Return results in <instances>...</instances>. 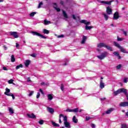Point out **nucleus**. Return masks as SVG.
Masks as SVG:
<instances>
[{"label": "nucleus", "mask_w": 128, "mask_h": 128, "mask_svg": "<svg viewBox=\"0 0 128 128\" xmlns=\"http://www.w3.org/2000/svg\"><path fill=\"white\" fill-rule=\"evenodd\" d=\"M72 16L74 20H76V15L72 14Z\"/></svg>", "instance_id": "obj_52"}, {"label": "nucleus", "mask_w": 128, "mask_h": 128, "mask_svg": "<svg viewBox=\"0 0 128 128\" xmlns=\"http://www.w3.org/2000/svg\"><path fill=\"white\" fill-rule=\"evenodd\" d=\"M106 48L108 50H110V52H114V50L112 49V48L110 46L106 45L105 46Z\"/></svg>", "instance_id": "obj_18"}, {"label": "nucleus", "mask_w": 128, "mask_h": 128, "mask_svg": "<svg viewBox=\"0 0 128 128\" xmlns=\"http://www.w3.org/2000/svg\"><path fill=\"white\" fill-rule=\"evenodd\" d=\"M66 112H72V109L67 108L66 110Z\"/></svg>", "instance_id": "obj_47"}, {"label": "nucleus", "mask_w": 128, "mask_h": 128, "mask_svg": "<svg viewBox=\"0 0 128 128\" xmlns=\"http://www.w3.org/2000/svg\"><path fill=\"white\" fill-rule=\"evenodd\" d=\"M62 118H64V122H68V116H66L64 115V116H62Z\"/></svg>", "instance_id": "obj_37"}, {"label": "nucleus", "mask_w": 128, "mask_h": 128, "mask_svg": "<svg viewBox=\"0 0 128 128\" xmlns=\"http://www.w3.org/2000/svg\"><path fill=\"white\" fill-rule=\"evenodd\" d=\"M114 2V0H112L110 1H104V0H102L100 2L101 4H108L109 6H110V4H112V2Z\"/></svg>", "instance_id": "obj_6"}, {"label": "nucleus", "mask_w": 128, "mask_h": 128, "mask_svg": "<svg viewBox=\"0 0 128 128\" xmlns=\"http://www.w3.org/2000/svg\"><path fill=\"white\" fill-rule=\"evenodd\" d=\"M39 90H40V92H41V94H43V95L44 94V91L42 90V88H40Z\"/></svg>", "instance_id": "obj_53"}, {"label": "nucleus", "mask_w": 128, "mask_h": 128, "mask_svg": "<svg viewBox=\"0 0 128 128\" xmlns=\"http://www.w3.org/2000/svg\"><path fill=\"white\" fill-rule=\"evenodd\" d=\"M78 112V108L72 109V112Z\"/></svg>", "instance_id": "obj_35"}, {"label": "nucleus", "mask_w": 128, "mask_h": 128, "mask_svg": "<svg viewBox=\"0 0 128 128\" xmlns=\"http://www.w3.org/2000/svg\"><path fill=\"white\" fill-rule=\"evenodd\" d=\"M114 46L119 48L120 50V52H123V54H128V52L124 49V48L122 46H120L118 42H114Z\"/></svg>", "instance_id": "obj_1"}, {"label": "nucleus", "mask_w": 128, "mask_h": 128, "mask_svg": "<svg viewBox=\"0 0 128 128\" xmlns=\"http://www.w3.org/2000/svg\"><path fill=\"white\" fill-rule=\"evenodd\" d=\"M8 84H14V80L12 79H10V80H9L8 81Z\"/></svg>", "instance_id": "obj_44"}, {"label": "nucleus", "mask_w": 128, "mask_h": 128, "mask_svg": "<svg viewBox=\"0 0 128 128\" xmlns=\"http://www.w3.org/2000/svg\"><path fill=\"white\" fill-rule=\"evenodd\" d=\"M92 118L90 117V116H86V120L88 121V120H92Z\"/></svg>", "instance_id": "obj_48"}, {"label": "nucleus", "mask_w": 128, "mask_h": 128, "mask_svg": "<svg viewBox=\"0 0 128 128\" xmlns=\"http://www.w3.org/2000/svg\"><path fill=\"white\" fill-rule=\"evenodd\" d=\"M10 36H12L14 38H18L19 37L18 34V32H10Z\"/></svg>", "instance_id": "obj_4"}, {"label": "nucleus", "mask_w": 128, "mask_h": 128, "mask_svg": "<svg viewBox=\"0 0 128 128\" xmlns=\"http://www.w3.org/2000/svg\"><path fill=\"white\" fill-rule=\"evenodd\" d=\"M30 56H32V58H36V54L35 53H33L32 54H31Z\"/></svg>", "instance_id": "obj_46"}, {"label": "nucleus", "mask_w": 128, "mask_h": 128, "mask_svg": "<svg viewBox=\"0 0 128 128\" xmlns=\"http://www.w3.org/2000/svg\"><path fill=\"white\" fill-rule=\"evenodd\" d=\"M42 32L44 34H50V30L46 29H44Z\"/></svg>", "instance_id": "obj_24"}, {"label": "nucleus", "mask_w": 128, "mask_h": 128, "mask_svg": "<svg viewBox=\"0 0 128 128\" xmlns=\"http://www.w3.org/2000/svg\"><path fill=\"white\" fill-rule=\"evenodd\" d=\"M52 126H56V127H58L60 126V124L56 123V122L52 121Z\"/></svg>", "instance_id": "obj_26"}, {"label": "nucleus", "mask_w": 128, "mask_h": 128, "mask_svg": "<svg viewBox=\"0 0 128 128\" xmlns=\"http://www.w3.org/2000/svg\"><path fill=\"white\" fill-rule=\"evenodd\" d=\"M72 120L73 122H74V124H78V119H76V116H73Z\"/></svg>", "instance_id": "obj_21"}, {"label": "nucleus", "mask_w": 128, "mask_h": 128, "mask_svg": "<svg viewBox=\"0 0 128 128\" xmlns=\"http://www.w3.org/2000/svg\"><path fill=\"white\" fill-rule=\"evenodd\" d=\"M40 96V92H38L36 95V98H39Z\"/></svg>", "instance_id": "obj_51"}, {"label": "nucleus", "mask_w": 128, "mask_h": 128, "mask_svg": "<svg viewBox=\"0 0 128 128\" xmlns=\"http://www.w3.org/2000/svg\"><path fill=\"white\" fill-rule=\"evenodd\" d=\"M120 90V94H126L127 92L128 91H126V89L124 88H119Z\"/></svg>", "instance_id": "obj_11"}, {"label": "nucleus", "mask_w": 128, "mask_h": 128, "mask_svg": "<svg viewBox=\"0 0 128 128\" xmlns=\"http://www.w3.org/2000/svg\"><path fill=\"white\" fill-rule=\"evenodd\" d=\"M34 91H31V92H30V93L29 94V96H32V94H34Z\"/></svg>", "instance_id": "obj_54"}, {"label": "nucleus", "mask_w": 128, "mask_h": 128, "mask_svg": "<svg viewBox=\"0 0 128 128\" xmlns=\"http://www.w3.org/2000/svg\"><path fill=\"white\" fill-rule=\"evenodd\" d=\"M54 8L58 12H60V8H58V7H54Z\"/></svg>", "instance_id": "obj_45"}, {"label": "nucleus", "mask_w": 128, "mask_h": 128, "mask_svg": "<svg viewBox=\"0 0 128 128\" xmlns=\"http://www.w3.org/2000/svg\"><path fill=\"white\" fill-rule=\"evenodd\" d=\"M112 112H114V109L112 108H110L106 111V114H112Z\"/></svg>", "instance_id": "obj_19"}, {"label": "nucleus", "mask_w": 128, "mask_h": 128, "mask_svg": "<svg viewBox=\"0 0 128 128\" xmlns=\"http://www.w3.org/2000/svg\"><path fill=\"white\" fill-rule=\"evenodd\" d=\"M36 14V12H32L30 14V16H34V14Z\"/></svg>", "instance_id": "obj_36"}, {"label": "nucleus", "mask_w": 128, "mask_h": 128, "mask_svg": "<svg viewBox=\"0 0 128 128\" xmlns=\"http://www.w3.org/2000/svg\"><path fill=\"white\" fill-rule=\"evenodd\" d=\"M106 44L104 42H100L98 44V48H106Z\"/></svg>", "instance_id": "obj_13"}, {"label": "nucleus", "mask_w": 128, "mask_h": 128, "mask_svg": "<svg viewBox=\"0 0 128 128\" xmlns=\"http://www.w3.org/2000/svg\"><path fill=\"white\" fill-rule=\"evenodd\" d=\"M24 64H25V66H26V68H28V66H30V60H25V62H24Z\"/></svg>", "instance_id": "obj_17"}, {"label": "nucleus", "mask_w": 128, "mask_h": 128, "mask_svg": "<svg viewBox=\"0 0 128 128\" xmlns=\"http://www.w3.org/2000/svg\"><path fill=\"white\" fill-rule=\"evenodd\" d=\"M44 4V3L42 2H40L38 6V8H40V6H42Z\"/></svg>", "instance_id": "obj_49"}, {"label": "nucleus", "mask_w": 128, "mask_h": 128, "mask_svg": "<svg viewBox=\"0 0 128 128\" xmlns=\"http://www.w3.org/2000/svg\"><path fill=\"white\" fill-rule=\"evenodd\" d=\"M62 116H64V114H60L59 115V123L62 124Z\"/></svg>", "instance_id": "obj_31"}, {"label": "nucleus", "mask_w": 128, "mask_h": 128, "mask_svg": "<svg viewBox=\"0 0 128 128\" xmlns=\"http://www.w3.org/2000/svg\"><path fill=\"white\" fill-rule=\"evenodd\" d=\"M119 18H120V14H118V12H115L113 16V20H118Z\"/></svg>", "instance_id": "obj_5"}, {"label": "nucleus", "mask_w": 128, "mask_h": 128, "mask_svg": "<svg viewBox=\"0 0 128 128\" xmlns=\"http://www.w3.org/2000/svg\"><path fill=\"white\" fill-rule=\"evenodd\" d=\"M100 88H104V83L102 82V80H100Z\"/></svg>", "instance_id": "obj_22"}, {"label": "nucleus", "mask_w": 128, "mask_h": 128, "mask_svg": "<svg viewBox=\"0 0 128 128\" xmlns=\"http://www.w3.org/2000/svg\"><path fill=\"white\" fill-rule=\"evenodd\" d=\"M120 94V89H118V90L114 92V96H118V94Z\"/></svg>", "instance_id": "obj_20"}, {"label": "nucleus", "mask_w": 128, "mask_h": 128, "mask_svg": "<svg viewBox=\"0 0 128 128\" xmlns=\"http://www.w3.org/2000/svg\"><path fill=\"white\" fill-rule=\"evenodd\" d=\"M24 68V65H22V64H20L17 66L16 68V69L19 70V68Z\"/></svg>", "instance_id": "obj_29"}, {"label": "nucleus", "mask_w": 128, "mask_h": 128, "mask_svg": "<svg viewBox=\"0 0 128 128\" xmlns=\"http://www.w3.org/2000/svg\"><path fill=\"white\" fill-rule=\"evenodd\" d=\"M42 86H46V84L44 82H42L41 83Z\"/></svg>", "instance_id": "obj_62"}, {"label": "nucleus", "mask_w": 128, "mask_h": 128, "mask_svg": "<svg viewBox=\"0 0 128 128\" xmlns=\"http://www.w3.org/2000/svg\"><path fill=\"white\" fill-rule=\"evenodd\" d=\"M116 68L117 70H120V68H122V64H118V66H116Z\"/></svg>", "instance_id": "obj_42"}, {"label": "nucleus", "mask_w": 128, "mask_h": 128, "mask_svg": "<svg viewBox=\"0 0 128 128\" xmlns=\"http://www.w3.org/2000/svg\"><path fill=\"white\" fill-rule=\"evenodd\" d=\"M3 48L5 50H8V47L6 46L5 45L3 46Z\"/></svg>", "instance_id": "obj_59"}, {"label": "nucleus", "mask_w": 128, "mask_h": 128, "mask_svg": "<svg viewBox=\"0 0 128 128\" xmlns=\"http://www.w3.org/2000/svg\"><path fill=\"white\" fill-rule=\"evenodd\" d=\"M48 24H52V22L50 21H48L46 20H44V24L46 26Z\"/></svg>", "instance_id": "obj_33"}, {"label": "nucleus", "mask_w": 128, "mask_h": 128, "mask_svg": "<svg viewBox=\"0 0 128 128\" xmlns=\"http://www.w3.org/2000/svg\"><path fill=\"white\" fill-rule=\"evenodd\" d=\"M62 14H63V16H64V17L65 18H68V14H66V11L64 10H62Z\"/></svg>", "instance_id": "obj_23"}, {"label": "nucleus", "mask_w": 128, "mask_h": 128, "mask_svg": "<svg viewBox=\"0 0 128 128\" xmlns=\"http://www.w3.org/2000/svg\"><path fill=\"white\" fill-rule=\"evenodd\" d=\"M108 54V52H104L102 53L100 55L98 56L97 58L102 60H104L106 56Z\"/></svg>", "instance_id": "obj_3"}, {"label": "nucleus", "mask_w": 128, "mask_h": 128, "mask_svg": "<svg viewBox=\"0 0 128 128\" xmlns=\"http://www.w3.org/2000/svg\"><path fill=\"white\" fill-rule=\"evenodd\" d=\"M86 40H88V36H82V40L81 42V44H84Z\"/></svg>", "instance_id": "obj_15"}, {"label": "nucleus", "mask_w": 128, "mask_h": 128, "mask_svg": "<svg viewBox=\"0 0 128 128\" xmlns=\"http://www.w3.org/2000/svg\"><path fill=\"white\" fill-rule=\"evenodd\" d=\"M121 128H128V126L126 124H122Z\"/></svg>", "instance_id": "obj_40"}, {"label": "nucleus", "mask_w": 128, "mask_h": 128, "mask_svg": "<svg viewBox=\"0 0 128 128\" xmlns=\"http://www.w3.org/2000/svg\"><path fill=\"white\" fill-rule=\"evenodd\" d=\"M10 92V90L8 88H6V92H4V94H8V92Z\"/></svg>", "instance_id": "obj_34"}, {"label": "nucleus", "mask_w": 128, "mask_h": 128, "mask_svg": "<svg viewBox=\"0 0 128 128\" xmlns=\"http://www.w3.org/2000/svg\"><path fill=\"white\" fill-rule=\"evenodd\" d=\"M47 110L48 112L50 114H52L54 112V110L50 107H48Z\"/></svg>", "instance_id": "obj_14"}, {"label": "nucleus", "mask_w": 128, "mask_h": 128, "mask_svg": "<svg viewBox=\"0 0 128 128\" xmlns=\"http://www.w3.org/2000/svg\"><path fill=\"white\" fill-rule=\"evenodd\" d=\"M117 40L118 42H122L124 40V38H120V37L118 36L117 37Z\"/></svg>", "instance_id": "obj_39"}, {"label": "nucleus", "mask_w": 128, "mask_h": 128, "mask_svg": "<svg viewBox=\"0 0 128 128\" xmlns=\"http://www.w3.org/2000/svg\"><path fill=\"white\" fill-rule=\"evenodd\" d=\"M3 70H8V68H6V66L3 67Z\"/></svg>", "instance_id": "obj_60"}, {"label": "nucleus", "mask_w": 128, "mask_h": 128, "mask_svg": "<svg viewBox=\"0 0 128 128\" xmlns=\"http://www.w3.org/2000/svg\"><path fill=\"white\" fill-rule=\"evenodd\" d=\"M91 127L92 128H96V125L94 124H91Z\"/></svg>", "instance_id": "obj_55"}, {"label": "nucleus", "mask_w": 128, "mask_h": 128, "mask_svg": "<svg viewBox=\"0 0 128 128\" xmlns=\"http://www.w3.org/2000/svg\"><path fill=\"white\" fill-rule=\"evenodd\" d=\"M31 34H33V36H40L42 38H44V40H46V36H44V35L38 33L36 32H31Z\"/></svg>", "instance_id": "obj_2"}, {"label": "nucleus", "mask_w": 128, "mask_h": 128, "mask_svg": "<svg viewBox=\"0 0 128 128\" xmlns=\"http://www.w3.org/2000/svg\"><path fill=\"white\" fill-rule=\"evenodd\" d=\"M128 80V78H124V82H125V84H127Z\"/></svg>", "instance_id": "obj_50"}, {"label": "nucleus", "mask_w": 128, "mask_h": 128, "mask_svg": "<svg viewBox=\"0 0 128 128\" xmlns=\"http://www.w3.org/2000/svg\"><path fill=\"white\" fill-rule=\"evenodd\" d=\"M6 96H12V100H14V95L12 94H8V93L7 94H6Z\"/></svg>", "instance_id": "obj_25"}, {"label": "nucleus", "mask_w": 128, "mask_h": 128, "mask_svg": "<svg viewBox=\"0 0 128 128\" xmlns=\"http://www.w3.org/2000/svg\"><path fill=\"white\" fill-rule=\"evenodd\" d=\"M20 44L18 43L16 44V48H19Z\"/></svg>", "instance_id": "obj_64"}, {"label": "nucleus", "mask_w": 128, "mask_h": 128, "mask_svg": "<svg viewBox=\"0 0 128 128\" xmlns=\"http://www.w3.org/2000/svg\"><path fill=\"white\" fill-rule=\"evenodd\" d=\"M103 16H104V18L105 20H108V15L106 14H103Z\"/></svg>", "instance_id": "obj_32"}, {"label": "nucleus", "mask_w": 128, "mask_h": 128, "mask_svg": "<svg viewBox=\"0 0 128 128\" xmlns=\"http://www.w3.org/2000/svg\"><path fill=\"white\" fill-rule=\"evenodd\" d=\"M100 100H106V98H101L100 99Z\"/></svg>", "instance_id": "obj_63"}, {"label": "nucleus", "mask_w": 128, "mask_h": 128, "mask_svg": "<svg viewBox=\"0 0 128 128\" xmlns=\"http://www.w3.org/2000/svg\"><path fill=\"white\" fill-rule=\"evenodd\" d=\"M9 112L10 114H14V110L12 108H9Z\"/></svg>", "instance_id": "obj_43"}, {"label": "nucleus", "mask_w": 128, "mask_h": 128, "mask_svg": "<svg viewBox=\"0 0 128 128\" xmlns=\"http://www.w3.org/2000/svg\"><path fill=\"white\" fill-rule=\"evenodd\" d=\"M60 90L62 92H64V84H61V86H60Z\"/></svg>", "instance_id": "obj_38"}, {"label": "nucleus", "mask_w": 128, "mask_h": 128, "mask_svg": "<svg viewBox=\"0 0 128 128\" xmlns=\"http://www.w3.org/2000/svg\"><path fill=\"white\" fill-rule=\"evenodd\" d=\"M27 116L28 118H36V116L34 113H32L31 114H28Z\"/></svg>", "instance_id": "obj_10"}, {"label": "nucleus", "mask_w": 128, "mask_h": 128, "mask_svg": "<svg viewBox=\"0 0 128 128\" xmlns=\"http://www.w3.org/2000/svg\"><path fill=\"white\" fill-rule=\"evenodd\" d=\"M92 26H88V25H86L85 28L86 30H90L91 28H92Z\"/></svg>", "instance_id": "obj_27"}, {"label": "nucleus", "mask_w": 128, "mask_h": 128, "mask_svg": "<svg viewBox=\"0 0 128 128\" xmlns=\"http://www.w3.org/2000/svg\"><path fill=\"white\" fill-rule=\"evenodd\" d=\"M124 94L126 96V98H127V100H128V92L126 94Z\"/></svg>", "instance_id": "obj_61"}, {"label": "nucleus", "mask_w": 128, "mask_h": 128, "mask_svg": "<svg viewBox=\"0 0 128 128\" xmlns=\"http://www.w3.org/2000/svg\"><path fill=\"white\" fill-rule=\"evenodd\" d=\"M44 120H40L38 122V124H40V125L44 124Z\"/></svg>", "instance_id": "obj_41"}, {"label": "nucleus", "mask_w": 128, "mask_h": 128, "mask_svg": "<svg viewBox=\"0 0 128 128\" xmlns=\"http://www.w3.org/2000/svg\"><path fill=\"white\" fill-rule=\"evenodd\" d=\"M113 54H114L115 56H118V60H120L122 58V56H120V53H118V52H113Z\"/></svg>", "instance_id": "obj_9"}, {"label": "nucleus", "mask_w": 128, "mask_h": 128, "mask_svg": "<svg viewBox=\"0 0 128 128\" xmlns=\"http://www.w3.org/2000/svg\"><path fill=\"white\" fill-rule=\"evenodd\" d=\"M64 126L65 128H70V124L68 122H64Z\"/></svg>", "instance_id": "obj_16"}, {"label": "nucleus", "mask_w": 128, "mask_h": 128, "mask_svg": "<svg viewBox=\"0 0 128 128\" xmlns=\"http://www.w3.org/2000/svg\"><path fill=\"white\" fill-rule=\"evenodd\" d=\"M106 12L107 14H112V10L111 9L110 6L106 8Z\"/></svg>", "instance_id": "obj_7"}, {"label": "nucleus", "mask_w": 128, "mask_h": 128, "mask_svg": "<svg viewBox=\"0 0 128 128\" xmlns=\"http://www.w3.org/2000/svg\"><path fill=\"white\" fill-rule=\"evenodd\" d=\"M60 4L62 6H64V1H60Z\"/></svg>", "instance_id": "obj_57"}, {"label": "nucleus", "mask_w": 128, "mask_h": 128, "mask_svg": "<svg viewBox=\"0 0 128 128\" xmlns=\"http://www.w3.org/2000/svg\"><path fill=\"white\" fill-rule=\"evenodd\" d=\"M120 106H124V107L128 106V102H122L120 104Z\"/></svg>", "instance_id": "obj_12"}, {"label": "nucleus", "mask_w": 128, "mask_h": 128, "mask_svg": "<svg viewBox=\"0 0 128 128\" xmlns=\"http://www.w3.org/2000/svg\"><path fill=\"white\" fill-rule=\"evenodd\" d=\"M123 32H124V36H128L126 31H123Z\"/></svg>", "instance_id": "obj_58"}, {"label": "nucleus", "mask_w": 128, "mask_h": 128, "mask_svg": "<svg viewBox=\"0 0 128 128\" xmlns=\"http://www.w3.org/2000/svg\"><path fill=\"white\" fill-rule=\"evenodd\" d=\"M11 62H16V58H14V54L11 56Z\"/></svg>", "instance_id": "obj_28"}, {"label": "nucleus", "mask_w": 128, "mask_h": 128, "mask_svg": "<svg viewBox=\"0 0 128 128\" xmlns=\"http://www.w3.org/2000/svg\"><path fill=\"white\" fill-rule=\"evenodd\" d=\"M80 24H84L86 26H88L90 24V22H87L86 20H82L80 21Z\"/></svg>", "instance_id": "obj_8"}, {"label": "nucleus", "mask_w": 128, "mask_h": 128, "mask_svg": "<svg viewBox=\"0 0 128 128\" xmlns=\"http://www.w3.org/2000/svg\"><path fill=\"white\" fill-rule=\"evenodd\" d=\"M48 100H52L54 98V97L52 96V94H48Z\"/></svg>", "instance_id": "obj_30"}, {"label": "nucleus", "mask_w": 128, "mask_h": 128, "mask_svg": "<svg viewBox=\"0 0 128 128\" xmlns=\"http://www.w3.org/2000/svg\"><path fill=\"white\" fill-rule=\"evenodd\" d=\"M27 82H32V80H30V77L28 78Z\"/></svg>", "instance_id": "obj_56"}]
</instances>
